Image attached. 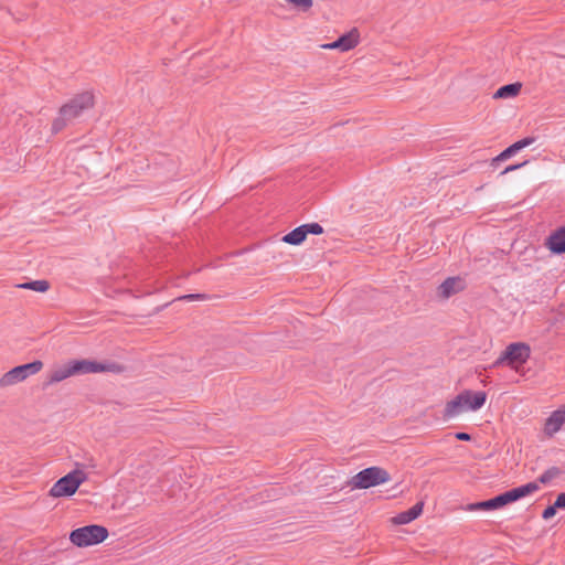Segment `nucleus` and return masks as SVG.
Instances as JSON below:
<instances>
[{
	"instance_id": "obj_1",
	"label": "nucleus",
	"mask_w": 565,
	"mask_h": 565,
	"mask_svg": "<svg viewBox=\"0 0 565 565\" xmlns=\"http://www.w3.org/2000/svg\"><path fill=\"white\" fill-rule=\"evenodd\" d=\"M94 105V96L89 92H84L76 95L68 103L60 108L58 116L52 124V131L54 134L63 130L75 118L79 117L82 113Z\"/></svg>"
},
{
	"instance_id": "obj_2",
	"label": "nucleus",
	"mask_w": 565,
	"mask_h": 565,
	"mask_svg": "<svg viewBox=\"0 0 565 565\" xmlns=\"http://www.w3.org/2000/svg\"><path fill=\"white\" fill-rule=\"evenodd\" d=\"M108 537V530L103 525L90 524L75 529L70 534L71 542L78 547L99 544Z\"/></svg>"
},
{
	"instance_id": "obj_3",
	"label": "nucleus",
	"mask_w": 565,
	"mask_h": 565,
	"mask_svg": "<svg viewBox=\"0 0 565 565\" xmlns=\"http://www.w3.org/2000/svg\"><path fill=\"white\" fill-rule=\"evenodd\" d=\"M86 480V475L82 470H73L60 478L50 489V495L53 498L71 497L79 486Z\"/></svg>"
},
{
	"instance_id": "obj_4",
	"label": "nucleus",
	"mask_w": 565,
	"mask_h": 565,
	"mask_svg": "<svg viewBox=\"0 0 565 565\" xmlns=\"http://www.w3.org/2000/svg\"><path fill=\"white\" fill-rule=\"evenodd\" d=\"M390 473L381 467H369L354 477H352L350 484L353 489H369L390 481Z\"/></svg>"
},
{
	"instance_id": "obj_5",
	"label": "nucleus",
	"mask_w": 565,
	"mask_h": 565,
	"mask_svg": "<svg viewBox=\"0 0 565 565\" xmlns=\"http://www.w3.org/2000/svg\"><path fill=\"white\" fill-rule=\"evenodd\" d=\"M43 363L39 360L18 365L0 377V387H7L26 380L29 376L39 373Z\"/></svg>"
},
{
	"instance_id": "obj_6",
	"label": "nucleus",
	"mask_w": 565,
	"mask_h": 565,
	"mask_svg": "<svg viewBox=\"0 0 565 565\" xmlns=\"http://www.w3.org/2000/svg\"><path fill=\"white\" fill-rule=\"evenodd\" d=\"M530 347L522 342H514L509 344L501 355L494 362V365L508 364H523L530 358Z\"/></svg>"
},
{
	"instance_id": "obj_7",
	"label": "nucleus",
	"mask_w": 565,
	"mask_h": 565,
	"mask_svg": "<svg viewBox=\"0 0 565 565\" xmlns=\"http://www.w3.org/2000/svg\"><path fill=\"white\" fill-rule=\"evenodd\" d=\"M70 362L74 375L114 371L116 369L115 364H103L90 360H73Z\"/></svg>"
},
{
	"instance_id": "obj_8",
	"label": "nucleus",
	"mask_w": 565,
	"mask_h": 565,
	"mask_svg": "<svg viewBox=\"0 0 565 565\" xmlns=\"http://www.w3.org/2000/svg\"><path fill=\"white\" fill-rule=\"evenodd\" d=\"M466 412H476L480 409L487 401V393L484 391L473 392L465 390L459 394Z\"/></svg>"
},
{
	"instance_id": "obj_9",
	"label": "nucleus",
	"mask_w": 565,
	"mask_h": 565,
	"mask_svg": "<svg viewBox=\"0 0 565 565\" xmlns=\"http://www.w3.org/2000/svg\"><path fill=\"white\" fill-rule=\"evenodd\" d=\"M359 44V35L356 31H351L341 35L335 41L322 45L323 49L328 50H340L341 52H347L354 49Z\"/></svg>"
},
{
	"instance_id": "obj_10",
	"label": "nucleus",
	"mask_w": 565,
	"mask_h": 565,
	"mask_svg": "<svg viewBox=\"0 0 565 565\" xmlns=\"http://www.w3.org/2000/svg\"><path fill=\"white\" fill-rule=\"evenodd\" d=\"M537 490H539V484L536 482H527L520 487L508 490V491L503 492L502 494H503L505 504H509V503H513V502H515V501H518Z\"/></svg>"
},
{
	"instance_id": "obj_11",
	"label": "nucleus",
	"mask_w": 565,
	"mask_h": 565,
	"mask_svg": "<svg viewBox=\"0 0 565 565\" xmlns=\"http://www.w3.org/2000/svg\"><path fill=\"white\" fill-rule=\"evenodd\" d=\"M545 246L552 254L561 255L565 253V226L552 232L545 241Z\"/></svg>"
},
{
	"instance_id": "obj_12",
	"label": "nucleus",
	"mask_w": 565,
	"mask_h": 565,
	"mask_svg": "<svg viewBox=\"0 0 565 565\" xmlns=\"http://www.w3.org/2000/svg\"><path fill=\"white\" fill-rule=\"evenodd\" d=\"M565 423V407L558 408L546 418L544 425V433L552 437L554 436Z\"/></svg>"
},
{
	"instance_id": "obj_13",
	"label": "nucleus",
	"mask_w": 565,
	"mask_h": 565,
	"mask_svg": "<svg viewBox=\"0 0 565 565\" xmlns=\"http://www.w3.org/2000/svg\"><path fill=\"white\" fill-rule=\"evenodd\" d=\"M505 504L503 494L500 493L499 495L491 498L489 500L469 503L465 510L467 511H478V510H484V511H491V510H498L503 508Z\"/></svg>"
},
{
	"instance_id": "obj_14",
	"label": "nucleus",
	"mask_w": 565,
	"mask_h": 565,
	"mask_svg": "<svg viewBox=\"0 0 565 565\" xmlns=\"http://www.w3.org/2000/svg\"><path fill=\"white\" fill-rule=\"evenodd\" d=\"M424 502L419 501L406 511H403L393 518V522L398 525L408 524L416 520L423 512Z\"/></svg>"
},
{
	"instance_id": "obj_15",
	"label": "nucleus",
	"mask_w": 565,
	"mask_h": 565,
	"mask_svg": "<svg viewBox=\"0 0 565 565\" xmlns=\"http://www.w3.org/2000/svg\"><path fill=\"white\" fill-rule=\"evenodd\" d=\"M463 288V281L459 277H449L439 286V294L444 298L460 291Z\"/></svg>"
},
{
	"instance_id": "obj_16",
	"label": "nucleus",
	"mask_w": 565,
	"mask_h": 565,
	"mask_svg": "<svg viewBox=\"0 0 565 565\" xmlns=\"http://www.w3.org/2000/svg\"><path fill=\"white\" fill-rule=\"evenodd\" d=\"M465 412H466V409H465L461 398L458 394L455 398H452L451 401H449L446 404L443 417L445 420H449Z\"/></svg>"
},
{
	"instance_id": "obj_17",
	"label": "nucleus",
	"mask_w": 565,
	"mask_h": 565,
	"mask_svg": "<svg viewBox=\"0 0 565 565\" xmlns=\"http://www.w3.org/2000/svg\"><path fill=\"white\" fill-rule=\"evenodd\" d=\"M522 88L521 83H511L501 86L497 89L493 95V98H512L515 97Z\"/></svg>"
},
{
	"instance_id": "obj_18",
	"label": "nucleus",
	"mask_w": 565,
	"mask_h": 565,
	"mask_svg": "<svg viewBox=\"0 0 565 565\" xmlns=\"http://www.w3.org/2000/svg\"><path fill=\"white\" fill-rule=\"evenodd\" d=\"M72 375H74V374H73V371H72L71 362H68L67 364L53 370L51 375H50V377H49V382L47 383L49 384L58 383V382H62L63 380L72 376Z\"/></svg>"
},
{
	"instance_id": "obj_19",
	"label": "nucleus",
	"mask_w": 565,
	"mask_h": 565,
	"mask_svg": "<svg viewBox=\"0 0 565 565\" xmlns=\"http://www.w3.org/2000/svg\"><path fill=\"white\" fill-rule=\"evenodd\" d=\"M306 231L302 225L296 227L282 237V242L289 245H300L306 239Z\"/></svg>"
},
{
	"instance_id": "obj_20",
	"label": "nucleus",
	"mask_w": 565,
	"mask_h": 565,
	"mask_svg": "<svg viewBox=\"0 0 565 565\" xmlns=\"http://www.w3.org/2000/svg\"><path fill=\"white\" fill-rule=\"evenodd\" d=\"M17 287L23 288V289H31L38 292H45L50 288V284L47 280L41 279V280H33L29 282H23L18 285Z\"/></svg>"
},
{
	"instance_id": "obj_21",
	"label": "nucleus",
	"mask_w": 565,
	"mask_h": 565,
	"mask_svg": "<svg viewBox=\"0 0 565 565\" xmlns=\"http://www.w3.org/2000/svg\"><path fill=\"white\" fill-rule=\"evenodd\" d=\"M516 152H519V149L515 147L514 143H512L507 149H504L502 152H500L495 158L492 159L491 166L497 168L499 162L504 161V160L511 158Z\"/></svg>"
},
{
	"instance_id": "obj_22",
	"label": "nucleus",
	"mask_w": 565,
	"mask_h": 565,
	"mask_svg": "<svg viewBox=\"0 0 565 565\" xmlns=\"http://www.w3.org/2000/svg\"><path fill=\"white\" fill-rule=\"evenodd\" d=\"M562 475V470L558 467H551L546 469L540 477L539 482L546 484L551 482L553 479L559 477Z\"/></svg>"
},
{
	"instance_id": "obj_23",
	"label": "nucleus",
	"mask_w": 565,
	"mask_h": 565,
	"mask_svg": "<svg viewBox=\"0 0 565 565\" xmlns=\"http://www.w3.org/2000/svg\"><path fill=\"white\" fill-rule=\"evenodd\" d=\"M302 227L306 231V235H308V234L320 235L323 233V227L319 223L302 224Z\"/></svg>"
},
{
	"instance_id": "obj_24",
	"label": "nucleus",
	"mask_w": 565,
	"mask_h": 565,
	"mask_svg": "<svg viewBox=\"0 0 565 565\" xmlns=\"http://www.w3.org/2000/svg\"><path fill=\"white\" fill-rule=\"evenodd\" d=\"M535 141L534 137H526L523 138L516 142H514L515 147L520 150L524 149L525 147L532 145Z\"/></svg>"
},
{
	"instance_id": "obj_25",
	"label": "nucleus",
	"mask_w": 565,
	"mask_h": 565,
	"mask_svg": "<svg viewBox=\"0 0 565 565\" xmlns=\"http://www.w3.org/2000/svg\"><path fill=\"white\" fill-rule=\"evenodd\" d=\"M557 508H554V504L548 505L542 513V518L544 520L552 519L556 514Z\"/></svg>"
},
{
	"instance_id": "obj_26",
	"label": "nucleus",
	"mask_w": 565,
	"mask_h": 565,
	"mask_svg": "<svg viewBox=\"0 0 565 565\" xmlns=\"http://www.w3.org/2000/svg\"><path fill=\"white\" fill-rule=\"evenodd\" d=\"M526 163H527V161H524L522 163H516V164H510L500 174L504 175V174H507L509 172L515 171V170L524 167Z\"/></svg>"
},
{
	"instance_id": "obj_27",
	"label": "nucleus",
	"mask_w": 565,
	"mask_h": 565,
	"mask_svg": "<svg viewBox=\"0 0 565 565\" xmlns=\"http://www.w3.org/2000/svg\"><path fill=\"white\" fill-rule=\"evenodd\" d=\"M554 508H557V509H565V492H562L557 495L555 502H554Z\"/></svg>"
},
{
	"instance_id": "obj_28",
	"label": "nucleus",
	"mask_w": 565,
	"mask_h": 565,
	"mask_svg": "<svg viewBox=\"0 0 565 565\" xmlns=\"http://www.w3.org/2000/svg\"><path fill=\"white\" fill-rule=\"evenodd\" d=\"M180 299H184V300H202V299H206V295L204 294H189V295H185L183 297H181Z\"/></svg>"
},
{
	"instance_id": "obj_29",
	"label": "nucleus",
	"mask_w": 565,
	"mask_h": 565,
	"mask_svg": "<svg viewBox=\"0 0 565 565\" xmlns=\"http://www.w3.org/2000/svg\"><path fill=\"white\" fill-rule=\"evenodd\" d=\"M455 437H456V439L461 440V441H469V440H471V436L468 433L460 431V433H457L455 435Z\"/></svg>"
}]
</instances>
